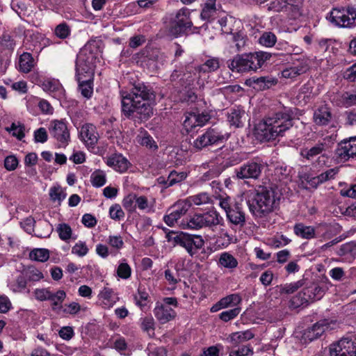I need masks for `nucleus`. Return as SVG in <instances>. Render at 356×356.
Returning a JSON list of instances; mask_svg holds the SVG:
<instances>
[{
    "label": "nucleus",
    "instance_id": "f257e3e1",
    "mask_svg": "<svg viewBox=\"0 0 356 356\" xmlns=\"http://www.w3.org/2000/svg\"><path fill=\"white\" fill-rule=\"evenodd\" d=\"M122 113L136 123L148 120L153 115L154 90L143 83L134 84L129 92L122 93Z\"/></svg>",
    "mask_w": 356,
    "mask_h": 356
},
{
    "label": "nucleus",
    "instance_id": "f03ea898",
    "mask_svg": "<svg viewBox=\"0 0 356 356\" xmlns=\"http://www.w3.org/2000/svg\"><path fill=\"white\" fill-rule=\"evenodd\" d=\"M293 113L290 108L269 113L255 127V135L261 142L274 140L283 137L293 125Z\"/></svg>",
    "mask_w": 356,
    "mask_h": 356
},
{
    "label": "nucleus",
    "instance_id": "7ed1b4c3",
    "mask_svg": "<svg viewBox=\"0 0 356 356\" xmlns=\"http://www.w3.org/2000/svg\"><path fill=\"white\" fill-rule=\"evenodd\" d=\"M166 238L168 241L173 242L175 245L184 248L191 257L200 261L207 259L212 253L210 247H205V242L200 235L170 231L166 234Z\"/></svg>",
    "mask_w": 356,
    "mask_h": 356
},
{
    "label": "nucleus",
    "instance_id": "20e7f679",
    "mask_svg": "<svg viewBox=\"0 0 356 356\" xmlns=\"http://www.w3.org/2000/svg\"><path fill=\"white\" fill-rule=\"evenodd\" d=\"M280 200V195L273 188L259 186L249 200L250 210L257 217L265 216L278 207Z\"/></svg>",
    "mask_w": 356,
    "mask_h": 356
},
{
    "label": "nucleus",
    "instance_id": "39448f33",
    "mask_svg": "<svg viewBox=\"0 0 356 356\" xmlns=\"http://www.w3.org/2000/svg\"><path fill=\"white\" fill-rule=\"evenodd\" d=\"M325 289L317 283H311L304 287L289 301V307L291 309H298L300 307L307 306L309 303L321 300L324 296Z\"/></svg>",
    "mask_w": 356,
    "mask_h": 356
},
{
    "label": "nucleus",
    "instance_id": "423d86ee",
    "mask_svg": "<svg viewBox=\"0 0 356 356\" xmlns=\"http://www.w3.org/2000/svg\"><path fill=\"white\" fill-rule=\"evenodd\" d=\"M330 356H356V342L353 336L344 337L331 343Z\"/></svg>",
    "mask_w": 356,
    "mask_h": 356
},
{
    "label": "nucleus",
    "instance_id": "0eeeda50",
    "mask_svg": "<svg viewBox=\"0 0 356 356\" xmlns=\"http://www.w3.org/2000/svg\"><path fill=\"white\" fill-rule=\"evenodd\" d=\"M331 18L332 22L339 26L353 27L356 25V9L350 6L342 9L334 8L331 12Z\"/></svg>",
    "mask_w": 356,
    "mask_h": 356
},
{
    "label": "nucleus",
    "instance_id": "6e6552de",
    "mask_svg": "<svg viewBox=\"0 0 356 356\" xmlns=\"http://www.w3.org/2000/svg\"><path fill=\"white\" fill-rule=\"evenodd\" d=\"M255 58L253 53L237 54L232 60L227 61L228 67L233 72H245L256 71Z\"/></svg>",
    "mask_w": 356,
    "mask_h": 356
},
{
    "label": "nucleus",
    "instance_id": "1a4fd4ad",
    "mask_svg": "<svg viewBox=\"0 0 356 356\" xmlns=\"http://www.w3.org/2000/svg\"><path fill=\"white\" fill-rule=\"evenodd\" d=\"M193 26V22L190 19V13L188 8H183L179 9L175 15V18L172 22L170 31L171 34L177 37L185 33Z\"/></svg>",
    "mask_w": 356,
    "mask_h": 356
},
{
    "label": "nucleus",
    "instance_id": "9d476101",
    "mask_svg": "<svg viewBox=\"0 0 356 356\" xmlns=\"http://www.w3.org/2000/svg\"><path fill=\"white\" fill-rule=\"evenodd\" d=\"M264 168L262 162L251 160L235 169L236 177L238 179H257L260 177Z\"/></svg>",
    "mask_w": 356,
    "mask_h": 356
},
{
    "label": "nucleus",
    "instance_id": "9b49d317",
    "mask_svg": "<svg viewBox=\"0 0 356 356\" xmlns=\"http://www.w3.org/2000/svg\"><path fill=\"white\" fill-rule=\"evenodd\" d=\"M332 321L327 318L321 319L305 329L302 332L301 340L305 343H309L318 339L330 327Z\"/></svg>",
    "mask_w": 356,
    "mask_h": 356
},
{
    "label": "nucleus",
    "instance_id": "f8f14e48",
    "mask_svg": "<svg viewBox=\"0 0 356 356\" xmlns=\"http://www.w3.org/2000/svg\"><path fill=\"white\" fill-rule=\"evenodd\" d=\"M49 131L51 136L57 141L58 147L67 146L70 140V134L65 122L62 120L51 121Z\"/></svg>",
    "mask_w": 356,
    "mask_h": 356
},
{
    "label": "nucleus",
    "instance_id": "ddd939ff",
    "mask_svg": "<svg viewBox=\"0 0 356 356\" xmlns=\"http://www.w3.org/2000/svg\"><path fill=\"white\" fill-rule=\"evenodd\" d=\"M226 138L225 135L216 129L210 128L194 140L193 146L197 149H202L209 145L222 143Z\"/></svg>",
    "mask_w": 356,
    "mask_h": 356
},
{
    "label": "nucleus",
    "instance_id": "4468645a",
    "mask_svg": "<svg viewBox=\"0 0 356 356\" xmlns=\"http://www.w3.org/2000/svg\"><path fill=\"white\" fill-rule=\"evenodd\" d=\"M93 58L92 53L81 51L77 56L76 61V76L90 79L93 74Z\"/></svg>",
    "mask_w": 356,
    "mask_h": 356
},
{
    "label": "nucleus",
    "instance_id": "2eb2a0df",
    "mask_svg": "<svg viewBox=\"0 0 356 356\" xmlns=\"http://www.w3.org/2000/svg\"><path fill=\"white\" fill-rule=\"evenodd\" d=\"M337 158L341 161H346L356 157V137L350 138L339 143L335 150Z\"/></svg>",
    "mask_w": 356,
    "mask_h": 356
},
{
    "label": "nucleus",
    "instance_id": "dca6fc26",
    "mask_svg": "<svg viewBox=\"0 0 356 356\" xmlns=\"http://www.w3.org/2000/svg\"><path fill=\"white\" fill-rule=\"evenodd\" d=\"M277 4L280 6L275 10H284L291 19H296L302 15V0H278Z\"/></svg>",
    "mask_w": 356,
    "mask_h": 356
},
{
    "label": "nucleus",
    "instance_id": "f3484780",
    "mask_svg": "<svg viewBox=\"0 0 356 356\" xmlns=\"http://www.w3.org/2000/svg\"><path fill=\"white\" fill-rule=\"evenodd\" d=\"M188 209V204L185 201L177 202L167 210L163 220L165 222H177L186 213Z\"/></svg>",
    "mask_w": 356,
    "mask_h": 356
},
{
    "label": "nucleus",
    "instance_id": "a211bd4d",
    "mask_svg": "<svg viewBox=\"0 0 356 356\" xmlns=\"http://www.w3.org/2000/svg\"><path fill=\"white\" fill-rule=\"evenodd\" d=\"M24 230L38 238L49 237L52 228L51 224H20Z\"/></svg>",
    "mask_w": 356,
    "mask_h": 356
},
{
    "label": "nucleus",
    "instance_id": "6ab92c4d",
    "mask_svg": "<svg viewBox=\"0 0 356 356\" xmlns=\"http://www.w3.org/2000/svg\"><path fill=\"white\" fill-rule=\"evenodd\" d=\"M154 314L160 323L164 324L172 321L177 316V312L171 307L163 305L159 302L156 303Z\"/></svg>",
    "mask_w": 356,
    "mask_h": 356
},
{
    "label": "nucleus",
    "instance_id": "aec40b11",
    "mask_svg": "<svg viewBox=\"0 0 356 356\" xmlns=\"http://www.w3.org/2000/svg\"><path fill=\"white\" fill-rule=\"evenodd\" d=\"M80 136L87 146L92 147L97 144L99 138L97 129L92 124H86L82 126Z\"/></svg>",
    "mask_w": 356,
    "mask_h": 356
},
{
    "label": "nucleus",
    "instance_id": "412c9836",
    "mask_svg": "<svg viewBox=\"0 0 356 356\" xmlns=\"http://www.w3.org/2000/svg\"><path fill=\"white\" fill-rule=\"evenodd\" d=\"M107 165L119 172H126L130 166V162L121 154H113L106 159Z\"/></svg>",
    "mask_w": 356,
    "mask_h": 356
},
{
    "label": "nucleus",
    "instance_id": "4be33fe9",
    "mask_svg": "<svg viewBox=\"0 0 356 356\" xmlns=\"http://www.w3.org/2000/svg\"><path fill=\"white\" fill-rule=\"evenodd\" d=\"M133 296L135 305L138 307L141 311L145 312L150 307V305L152 302L151 297L144 286L140 284L137 292L134 294Z\"/></svg>",
    "mask_w": 356,
    "mask_h": 356
},
{
    "label": "nucleus",
    "instance_id": "5701e85b",
    "mask_svg": "<svg viewBox=\"0 0 356 356\" xmlns=\"http://www.w3.org/2000/svg\"><path fill=\"white\" fill-rule=\"evenodd\" d=\"M327 144L325 143H318L312 147H306L301 149L300 155L307 160L312 161L315 157L321 155L320 158H324L325 154L327 149Z\"/></svg>",
    "mask_w": 356,
    "mask_h": 356
},
{
    "label": "nucleus",
    "instance_id": "b1692460",
    "mask_svg": "<svg viewBox=\"0 0 356 356\" xmlns=\"http://www.w3.org/2000/svg\"><path fill=\"white\" fill-rule=\"evenodd\" d=\"M276 80L268 76L252 77L245 81V84L256 90H264L275 85Z\"/></svg>",
    "mask_w": 356,
    "mask_h": 356
},
{
    "label": "nucleus",
    "instance_id": "393cba45",
    "mask_svg": "<svg viewBox=\"0 0 356 356\" xmlns=\"http://www.w3.org/2000/svg\"><path fill=\"white\" fill-rule=\"evenodd\" d=\"M293 66L288 67L282 72V75L286 79H291L305 73L308 70L307 60L305 59H298V63H294Z\"/></svg>",
    "mask_w": 356,
    "mask_h": 356
},
{
    "label": "nucleus",
    "instance_id": "a878e982",
    "mask_svg": "<svg viewBox=\"0 0 356 356\" xmlns=\"http://www.w3.org/2000/svg\"><path fill=\"white\" fill-rule=\"evenodd\" d=\"M332 115L330 108L326 105L319 106L314 113V122L316 124L319 126L327 125L331 120Z\"/></svg>",
    "mask_w": 356,
    "mask_h": 356
},
{
    "label": "nucleus",
    "instance_id": "bb28decb",
    "mask_svg": "<svg viewBox=\"0 0 356 356\" xmlns=\"http://www.w3.org/2000/svg\"><path fill=\"white\" fill-rule=\"evenodd\" d=\"M337 254L344 261L351 262L356 258V241L342 244L337 250Z\"/></svg>",
    "mask_w": 356,
    "mask_h": 356
},
{
    "label": "nucleus",
    "instance_id": "cd10ccee",
    "mask_svg": "<svg viewBox=\"0 0 356 356\" xmlns=\"http://www.w3.org/2000/svg\"><path fill=\"white\" fill-rule=\"evenodd\" d=\"M245 115V111L242 108L238 106L230 109V111L227 114V119L231 125L236 127H241L243 126Z\"/></svg>",
    "mask_w": 356,
    "mask_h": 356
},
{
    "label": "nucleus",
    "instance_id": "c85d7f7f",
    "mask_svg": "<svg viewBox=\"0 0 356 356\" xmlns=\"http://www.w3.org/2000/svg\"><path fill=\"white\" fill-rule=\"evenodd\" d=\"M218 213L214 210H210L203 213H195L188 222H220Z\"/></svg>",
    "mask_w": 356,
    "mask_h": 356
},
{
    "label": "nucleus",
    "instance_id": "c756f323",
    "mask_svg": "<svg viewBox=\"0 0 356 356\" xmlns=\"http://www.w3.org/2000/svg\"><path fill=\"white\" fill-rule=\"evenodd\" d=\"M293 231L296 236L302 238L311 239L316 236L315 228L305 224H295Z\"/></svg>",
    "mask_w": 356,
    "mask_h": 356
},
{
    "label": "nucleus",
    "instance_id": "7c9ffc66",
    "mask_svg": "<svg viewBox=\"0 0 356 356\" xmlns=\"http://www.w3.org/2000/svg\"><path fill=\"white\" fill-rule=\"evenodd\" d=\"M79 82V89L81 95L86 99H90L93 93L92 78L88 79L83 76H76Z\"/></svg>",
    "mask_w": 356,
    "mask_h": 356
},
{
    "label": "nucleus",
    "instance_id": "2f4dec72",
    "mask_svg": "<svg viewBox=\"0 0 356 356\" xmlns=\"http://www.w3.org/2000/svg\"><path fill=\"white\" fill-rule=\"evenodd\" d=\"M337 173L338 169L337 168H330L327 171L322 172L319 175L312 178L309 181V183L312 186H317L321 184H323L328 180L334 179Z\"/></svg>",
    "mask_w": 356,
    "mask_h": 356
},
{
    "label": "nucleus",
    "instance_id": "473e14b6",
    "mask_svg": "<svg viewBox=\"0 0 356 356\" xmlns=\"http://www.w3.org/2000/svg\"><path fill=\"white\" fill-rule=\"evenodd\" d=\"M42 88L44 91L54 93L55 95L60 97L63 93L62 85L58 80L48 79L42 83Z\"/></svg>",
    "mask_w": 356,
    "mask_h": 356
},
{
    "label": "nucleus",
    "instance_id": "72a5a7b5",
    "mask_svg": "<svg viewBox=\"0 0 356 356\" xmlns=\"http://www.w3.org/2000/svg\"><path fill=\"white\" fill-rule=\"evenodd\" d=\"M219 67V59L211 58L206 60L204 64L195 67V70L199 73H207L216 71Z\"/></svg>",
    "mask_w": 356,
    "mask_h": 356
},
{
    "label": "nucleus",
    "instance_id": "f704fd0d",
    "mask_svg": "<svg viewBox=\"0 0 356 356\" xmlns=\"http://www.w3.org/2000/svg\"><path fill=\"white\" fill-rule=\"evenodd\" d=\"M304 285L303 280H298L295 282L286 283L277 286L280 295H289L297 291L300 288Z\"/></svg>",
    "mask_w": 356,
    "mask_h": 356
},
{
    "label": "nucleus",
    "instance_id": "c9c22d12",
    "mask_svg": "<svg viewBox=\"0 0 356 356\" xmlns=\"http://www.w3.org/2000/svg\"><path fill=\"white\" fill-rule=\"evenodd\" d=\"M34 66V60L31 54L24 52L19 59V70L24 73L29 72Z\"/></svg>",
    "mask_w": 356,
    "mask_h": 356
},
{
    "label": "nucleus",
    "instance_id": "e433bc0d",
    "mask_svg": "<svg viewBox=\"0 0 356 356\" xmlns=\"http://www.w3.org/2000/svg\"><path fill=\"white\" fill-rule=\"evenodd\" d=\"M188 204V208L193 204L201 205L211 202V198L207 193L203 192L187 197L185 200Z\"/></svg>",
    "mask_w": 356,
    "mask_h": 356
},
{
    "label": "nucleus",
    "instance_id": "4c0bfd02",
    "mask_svg": "<svg viewBox=\"0 0 356 356\" xmlns=\"http://www.w3.org/2000/svg\"><path fill=\"white\" fill-rule=\"evenodd\" d=\"M242 301L241 296L238 293H233L221 298L218 301V305L222 308L234 307L239 305Z\"/></svg>",
    "mask_w": 356,
    "mask_h": 356
},
{
    "label": "nucleus",
    "instance_id": "58836bf2",
    "mask_svg": "<svg viewBox=\"0 0 356 356\" xmlns=\"http://www.w3.org/2000/svg\"><path fill=\"white\" fill-rule=\"evenodd\" d=\"M99 296L104 300V305L108 307H113L116 302L117 298H115L114 291L112 289L104 287Z\"/></svg>",
    "mask_w": 356,
    "mask_h": 356
},
{
    "label": "nucleus",
    "instance_id": "ea45409f",
    "mask_svg": "<svg viewBox=\"0 0 356 356\" xmlns=\"http://www.w3.org/2000/svg\"><path fill=\"white\" fill-rule=\"evenodd\" d=\"M29 258L36 261L45 262L49 258V251L45 248H35L30 252Z\"/></svg>",
    "mask_w": 356,
    "mask_h": 356
},
{
    "label": "nucleus",
    "instance_id": "a19ab883",
    "mask_svg": "<svg viewBox=\"0 0 356 356\" xmlns=\"http://www.w3.org/2000/svg\"><path fill=\"white\" fill-rule=\"evenodd\" d=\"M216 12V0H207L202 10L201 17L209 20L214 16Z\"/></svg>",
    "mask_w": 356,
    "mask_h": 356
},
{
    "label": "nucleus",
    "instance_id": "79ce46f5",
    "mask_svg": "<svg viewBox=\"0 0 356 356\" xmlns=\"http://www.w3.org/2000/svg\"><path fill=\"white\" fill-rule=\"evenodd\" d=\"M226 214L230 222H245V213L238 207L228 209Z\"/></svg>",
    "mask_w": 356,
    "mask_h": 356
},
{
    "label": "nucleus",
    "instance_id": "37998d69",
    "mask_svg": "<svg viewBox=\"0 0 356 356\" xmlns=\"http://www.w3.org/2000/svg\"><path fill=\"white\" fill-rule=\"evenodd\" d=\"M90 181L93 186L99 188L103 186L106 182V174L103 170H97L90 175Z\"/></svg>",
    "mask_w": 356,
    "mask_h": 356
},
{
    "label": "nucleus",
    "instance_id": "c03bdc74",
    "mask_svg": "<svg viewBox=\"0 0 356 356\" xmlns=\"http://www.w3.org/2000/svg\"><path fill=\"white\" fill-rule=\"evenodd\" d=\"M219 263L226 268H234L238 266L237 259L228 252H223L220 255Z\"/></svg>",
    "mask_w": 356,
    "mask_h": 356
},
{
    "label": "nucleus",
    "instance_id": "a18cd8bd",
    "mask_svg": "<svg viewBox=\"0 0 356 356\" xmlns=\"http://www.w3.org/2000/svg\"><path fill=\"white\" fill-rule=\"evenodd\" d=\"M51 307L54 310L60 308L63 309L62 303L66 298V293L63 290H58L56 293H51Z\"/></svg>",
    "mask_w": 356,
    "mask_h": 356
},
{
    "label": "nucleus",
    "instance_id": "49530a36",
    "mask_svg": "<svg viewBox=\"0 0 356 356\" xmlns=\"http://www.w3.org/2000/svg\"><path fill=\"white\" fill-rule=\"evenodd\" d=\"M138 143L143 146H145L149 149H156L158 146L152 137L147 132L145 131L137 136Z\"/></svg>",
    "mask_w": 356,
    "mask_h": 356
},
{
    "label": "nucleus",
    "instance_id": "de8ad7c7",
    "mask_svg": "<svg viewBox=\"0 0 356 356\" xmlns=\"http://www.w3.org/2000/svg\"><path fill=\"white\" fill-rule=\"evenodd\" d=\"M254 337V334L250 330H245L244 332H235L231 334V341L237 344L241 342L250 340Z\"/></svg>",
    "mask_w": 356,
    "mask_h": 356
},
{
    "label": "nucleus",
    "instance_id": "09e8293b",
    "mask_svg": "<svg viewBox=\"0 0 356 356\" xmlns=\"http://www.w3.org/2000/svg\"><path fill=\"white\" fill-rule=\"evenodd\" d=\"M54 35L59 39H66L71 34V27L66 23L62 22L54 29Z\"/></svg>",
    "mask_w": 356,
    "mask_h": 356
},
{
    "label": "nucleus",
    "instance_id": "8fccbe9b",
    "mask_svg": "<svg viewBox=\"0 0 356 356\" xmlns=\"http://www.w3.org/2000/svg\"><path fill=\"white\" fill-rule=\"evenodd\" d=\"M139 321L140 327L143 332H149V331H152L154 333L155 330V322L154 318L151 315L141 317L139 319Z\"/></svg>",
    "mask_w": 356,
    "mask_h": 356
},
{
    "label": "nucleus",
    "instance_id": "3c124183",
    "mask_svg": "<svg viewBox=\"0 0 356 356\" xmlns=\"http://www.w3.org/2000/svg\"><path fill=\"white\" fill-rule=\"evenodd\" d=\"M49 197L51 201L60 204L66 197V193L60 186H53L49 189Z\"/></svg>",
    "mask_w": 356,
    "mask_h": 356
},
{
    "label": "nucleus",
    "instance_id": "603ef678",
    "mask_svg": "<svg viewBox=\"0 0 356 356\" xmlns=\"http://www.w3.org/2000/svg\"><path fill=\"white\" fill-rule=\"evenodd\" d=\"M326 225L325 228V232L323 237L327 239H330L339 234L342 231V227L340 224H325Z\"/></svg>",
    "mask_w": 356,
    "mask_h": 356
},
{
    "label": "nucleus",
    "instance_id": "864d4df0",
    "mask_svg": "<svg viewBox=\"0 0 356 356\" xmlns=\"http://www.w3.org/2000/svg\"><path fill=\"white\" fill-rule=\"evenodd\" d=\"M276 41V35L271 32H264L259 39V43L266 47L274 46Z\"/></svg>",
    "mask_w": 356,
    "mask_h": 356
},
{
    "label": "nucleus",
    "instance_id": "5fc2aeb1",
    "mask_svg": "<svg viewBox=\"0 0 356 356\" xmlns=\"http://www.w3.org/2000/svg\"><path fill=\"white\" fill-rule=\"evenodd\" d=\"M187 177V174L185 172H177L176 171H172L166 180L168 186H173L174 184L179 183L184 180Z\"/></svg>",
    "mask_w": 356,
    "mask_h": 356
},
{
    "label": "nucleus",
    "instance_id": "6e6d98bb",
    "mask_svg": "<svg viewBox=\"0 0 356 356\" xmlns=\"http://www.w3.org/2000/svg\"><path fill=\"white\" fill-rule=\"evenodd\" d=\"M57 232L61 240L66 241L71 238L72 231L69 224H58Z\"/></svg>",
    "mask_w": 356,
    "mask_h": 356
},
{
    "label": "nucleus",
    "instance_id": "4d7b16f0",
    "mask_svg": "<svg viewBox=\"0 0 356 356\" xmlns=\"http://www.w3.org/2000/svg\"><path fill=\"white\" fill-rule=\"evenodd\" d=\"M246 36L241 32L232 34V41L235 43L236 51H241L246 44Z\"/></svg>",
    "mask_w": 356,
    "mask_h": 356
},
{
    "label": "nucleus",
    "instance_id": "13d9d810",
    "mask_svg": "<svg viewBox=\"0 0 356 356\" xmlns=\"http://www.w3.org/2000/svg\"><path fill=\"white\" fill-rule=\"evenodd\" d=\"M253 55L255 58L254 64L257 69L260 68L263 64L271 57V54L270 53L262 51H256L253 53Z\"/></svg>",
    "mask_w": 356,
    "mask_h": 356
},
{
    "label": "nucleus",
    "instance_id": "bf43d9fd",
    "mask_svg": "<svg viewBox=\"0 0 356 356\" xmlns=\"http://www.w3.org/2000/svg\"><path fill=\"white\" fill-rule=\"evenodd\" d=\"M241 307H235L234 309L224 311L219 315V318L224 322H228L235 318L240 313Z\"/></svg>",
    "mask_w": 356,
    "mask_h": 356
},
{
    "label": "nucleus",
    "instance_id": "052dcab7",
    "mask_svg": "<svg viewBox=\"0 0 356 356\" xmlns=\"http://www.w3.org/2000/svg\"><path fill=\"white\" fill-rule=\"evenodd\" d=\"M121 355H125L124 352L128 348V344L126 341V339L122 337L119 336L113 342V346H111Z\"/></svg>",
    "mask_w": 356,
    "mask_h": 356
},
{
    "label": "nucleus",
    "instance_id": "680f3d73",
    "mask_svg": "<svg viewBox=\"0 0 356 356\" xmlns=\"http://www.w3.org/2000/svg\"><path fill=\"white\" fill-rule=\"evenodd\" d=\"M109 213L114 220H122L124 217V213L119 204H114L110 207Z\"/></svg>",
    "mask_w": 356,
    "mask_h": 356
},
{
    "label": "nucleus",
    "instance_id": "e2e57ef3",
    "mask_svg": "<svg viewBox=\"0 0 356 356\" xmlns=\"http://www.w3.org/2000/svg\"><path fill=\"white\" fill-rule=\"evenodd\" d=\"M6 129L11 133L13 136H15L19 140H21L24 137V127L23 124H19L17 125L13 122L12 123L10 128H7Z\"/></svg>",
    "mask_w": 356,
    "mask_h": 356
},
{
    "label": "nucleus",
    "instance_id": "0e129e2a",
    "mask_svg": "<svg viewBox=\"0 0 356 356\" xmlns=\"http://www.w3.org/2000/svg\"><path fill=\"white\" fill-rule=\"evenodd\" d=\"M117 274L120 278L127 280L131 277V267L127 263H121L118 267Z\"/></svg>",
    "mask_w": 356,
    "mask_h": 356
},
{
    "label": "nucleus",
    "instance_id": "69168bd1",
    "mask_svg": "<svg viewBox=\"0 0 356 356\" xmlns=\"http://www.w3.org/2000/svg\"><path fill=\"white\" fill-rule=\"evenodd\" d=\"M62 311L65 314L76 315L81 311V305L78 302H72L65 304Z\"/></svg>",
    "mask_w": 356,
    "mask_h": 356
},
{
    "label": "nucleus",
    "instance_id": "338daca9",
    "mask_svg": "<svg viewBox=\"0 0 356 356\" xmlns=\"http://www.w3.org/2000/svg\"><path fill=\"white\" fill-rule=\"evenodd\" d=\"M165 279L170 285L175 288L177 284L181 282L180 278L176 275V273L172 270L168 268L164 272Z\"/></svg>",
    "mask_w": 356,
    "mask_h": 356
},
{
    "label": "nucleus",
    "instance_id": "774afa93",
    "mask_svg": "<svg viewBox=\"0 0 356 356\" xmlns=\"http://www.w3.org/2000/svg\"><path fill=\"white\" fill-rule=\"evenodd\" d=\"M253 350L251 347L243 346L236 350H232L229 356H251L253 355Z\"/></svg>",
    "mask_w": 356,
    "mask_h": 356
}]
</instances>
